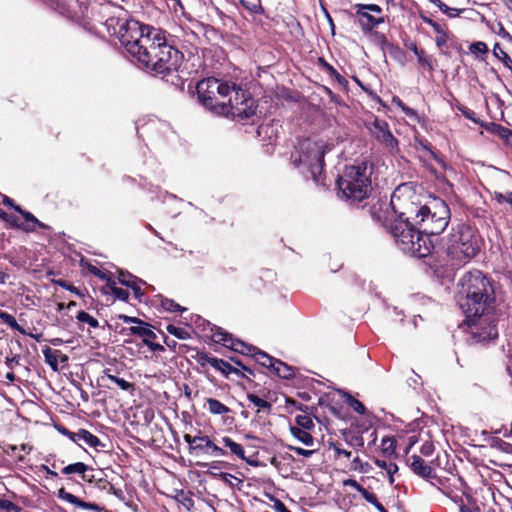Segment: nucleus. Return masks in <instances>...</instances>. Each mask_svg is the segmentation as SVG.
Listing matches in <instances>:
<instances>
[{
	"instance_id": "5fc2aeb1",
	"label": "nucleus",
	"mask_w": 512,
	"mask_h": 512,
	"mask_svg": "<svg viewBox=\"0 0 512 512\" xmlns=\"http://www.w3.org/2000/svg\"><path fill=\"white\" fill-rule=\"evenodd\" d=\"M111 293L115 298L121 301H127L129 298V292L120 287H114L113 292Z\"/></svg>"
},
{
	"instance_id": "58836bf2",
	"label": "nucleus",
	"mask_w": 512,
	"mask_h": 512,
	"mask_svg": "<svg viewBox=\"0 0 512 512\" xmlns=\"http://www.w3.org/2000/svg\"><path fill=\"white\" fill-rule=\"evenodd\" d=\"M377 467L384 469L387 474H395L398 471V466L393 462H386L385 460L375 459L374 460Z\"/></svg>"
},
{
	"instance_id": "603ef678",
	"label": "nucleus",
	"mask_w": 512,
	"mask_h": 512,
	"mask_svg": "<svg viewBox=\"0 0 512 512\" xmlns=\"http://www.w3.org/2000/svg\"><path fill=\"white\" fill-rule=\"evenodd\" d=\"M360 495L368 502L370 503L371 505H373L374 507H376V505L380 504V502L378 501L376 495L370 491H368L366 488L362 489V492L360 493Z\"/></svg>"
},
{
	"instance_id": "4468645a",
	"label": "nucleus",
	"mask_w": 512,
	"mask_h": 512,
	"mask_svg": "<svg viewBox=\"0 0 512 512\" xmlns=\"http://www.w3.org/2000/svg\"><path fill=\"white\" fill-rule=\"evenodd\" d=\"M118 281L120 284L130 288L133 291L136 299H138L139 301L142 300L144 292L142 291L141 285L146 284L143 280L137 278L136 276L130 274L129 272L119 270Z\"/></svg>"
},
{
	"instance_id": "6e6552de",
	"label": "nucleus",
	"mask_w": 512,
	"mask_h": 512,
	"mask_svg": "<svg viewBox=\"0 0 512 512\" xmlns=\"http://www.w3.org/2000/svg\"><path fill=\"white\" fill-rule=\"evenodd\" d=\"M219 115L238 122H245L256 115L257 105L249 92L233 83V90L227 97L225 105H220Z\"/></svg>"
},
{
	"instance_id": "0eeeda50",
	"label": "nucleus",
	"mask_w": 512,
	"mask_h": 512,
	"mask_svg": "<svg viewBox=\"0 0 512 512\" xmlns=\"http://www.w3.org/2000/svg\"><path fill=\"white\" fill-rule=\"evenodd\" d=\"M409 210L414 211V223L420 225V229L429 238L441 234L447 228L451 218L449 206L440 198L432 199L419 209L411 206Z\"/></svg>"
},
{
	"instance_id": "8fccbe9b",
	"label": "nucleus",
	"mask_w": 512,
	"mask_h": 512,
	"mask_svg": "<svg viewBox=\"0 0 512 512\" xmlns=\"http://www.w3.org/2000/svg\"><path fill=\"white\" fill-rule=\"evenodd\" d=\"M319 63L330 76L335 77L338 81L342 79V76L336 71V69H334V67L327 63L323 58H319Z\"/></svg>"
},
{
	"instance_id": "338daca9",
	"label": "nucleus",
	"mask_w": 512,
	"mask_h": 512,
	"mask_svg": "<svg viewBox=\"0 0 512 512\" xmlns=\"http://www.w3.org/2000/svg\"><path fill=\"white\" fill-rule=\"evenodd\" d=\"M427 23L429 25H431V27L434 29V31L438 34V35H441L442 33H445L446 31L443 29V27L438 24L437 22L431 20V19H428L427 20Z\"/></svg>"
},
{
	"instance_id": "a19ab883",
	"label": "nucleus",
	"mask_w": 512,
	"mask_h": 512,
	"mask_svg": "<svg viewBox=\"0 0 512 512\" xmlns=\"http://www.w3.org/2000/svg\"><path fill=\"white\" fill-rule=\"evenodd\" d=\"M58 497L60 499H63L71 504H74L78 507H80V504H81V499H79L78 497H76L75 495L67 492L64 488H61L59 491H58Z\"/></svg>"
},
{
	"instance_id": "2f4dec72",
	"label": "nucleus",
	"mask_w": 512,
	"mask_h": 512,
	"mask_svg": "<svg viewBox=\"0 0 512 512\" xmlns=\"http://www.w3.org/2000/svg\"><path fill=\"white\" fill-rule=\"evenodd\" d=\"M296 428H302L304 430H312L315 427V424L312 418L306 414H300L295 417Z\"/></svg>"
},
{
	"instance_id": "49530a36",
	"label": "nucleus",
	"mask_w": 512,
	"mask_h": 512,
	"mask_svg": "<svg viewBox=\"0 0 512 512\" xmlns=\"http://www.w3.org/2000/svg\"><path fill=\"white\" fill-rule=\"evenodd\" d=\"M351 469L367 473L370 470V465L367 462H363L359 457H355L352 460Z\"/></svg>"
},
{
	"instance_id": "c03bdc74",
	"label": "nucleus",
	"mask_w": 512,
	"mask_h": 512,
	"mask_svg": "<svg viewBox=\"0 0 512 512\" xmlns=\"http://www.w3.org/2000/svg\"><path fill=\"white\" fill-rule=\"evenodd\" d=\"M382 451L385 455H392L395 453V440L393 438H384L381 443Z\"/></svg>"
},
{
	"instance_id": "f3484780",
	"label": "nucleus",
	"mask_w": 512,
	"mask_h": 512,
	"mask_svg": "<svg viewBox=\"0 0 512 512\" xmlns=\"http://www.w3.org/2000/svg\"><path fill=\"white\" fill-rule=\"evenodd\" d=\"M222 445L229 450V452L226 451L227 455L230 454L232 456H235L243 461H245L250 466H257L258 462L250 460L246 458L245 456V450L243 446L237 442H235L232 438L228 436H224L221 439Z\"/></svg>"
},
{
	"instance_id": "f03ea898",
	"label": "nucleus",
	"mask_w": 512,
	"mask_h": 512,
	"mask_svg": "<svg viewBox=\"0 0 512 512\" xmlns=\"http://www.w3.org/2000/svg\"><path fill=\"white\" fill-rule=\"evenodd\" d=\"M458 303L466 318L494 311L495 291L481 271L467 272L459 282Z\"/></svg>"
},
{
	"instance_id": "79ce46f5",
	"label": "nucleus",
	"mask_w": 512,
	"mask_h": 512,
	"mask_svg": "<svg viewBox=\"0 0 512 512\" xmlns=\"http://www.w3.org/2000/svg\"><path fill=\"white\" fill-rule=\"evenodd\" d=\"M7 223H9L11 226H13L17 229L25 231V232L35 231V228L33 226H30L29 224H24L23 222H21L19 220V218L15 217V216L10 215V220H8Z\"/></svg>"
},
{
	"instance_id": "a211bd4d",
	"label": "nucleus",
	"mask_w": 512,
	"mask_h": 512,
	"mask_svg": "<svg viewBox=\"0 0 512 512\" xmlns=\"http://www.w3.org/2000/svg\"><path fill=\"white\" fill-rule=\"evenodd\" d=\"M126 335H137L143 338V340L155 339L156 334L151 329V325L144 322V324L134 325L123 330Z\"/></svg>"
},
{
	"instance_id": "473e14b6",
	"label": "nucleus",
	"mask_w": 512,
	"mask_h": 512,
	"mask_svg": "<svg viewBox=\"0 0 512 512\" xmlns=\"http://www.w3.org/2000/svg\"><path fill=\"white\" fill-rule=\"evenodd\" d=\"M345 401L346 403L358 414L363 415L366 412V408L363 405L362 402L355 399L353 396H351L349 393H344Z\"/></svg>"
},
{
	"instance_id": "f257e3e1",
	"label": "nucleus",
	"mask_w": 512,
	"mask_h": 512,
	"mask_svg": "<svg viewBox=\"0 0 512 512\" xmlns=\"http://www.w3.org/2000/svg\"><path fill=\"white\" fill-rule=\"evenodd\" d=\"M117 36L127 53L143 69L165 77L180 67L183 54L167 40L166 31L127 19L119 24Z\"/></svg>"
},
{
	"instance_id": "4be33fe9",
	"label": "nucleus",
	"mask_w": 512,
	"mask_h": 512,
	"mask_svg": "<svg viewBox=\"0 0 512 512\" xmlns=\"http://www.w3.org/2000/svg\"><path fill=\"white\" fill-rule=\"evenodd\" d=\"M77 441H83L86 445L92 448H97L99 446L104 447L101 440L86 429H80L78 431Z\"/></svg>"
},
{
	"instance_id": "e433bc0d",
	"label": "nucleus",
	"mask_w": 512,
	"mask_h": 512,
	"mask_svg": "<svg viewBox=\"0 0 512 512\" xmlns=\"http://www.w3.org/2000/svg\"><path fill=\"white\" fill-rule=\"evenodd\" d=\"M76 319L81 323H87L91 328H97L99 326L98 320L83 310L77 313Z\"/></svg>"
},
{
	"instance_id": "2eb2a0df",
	"label": "nucleus",
	"mask_w": 512,
	"mask_h": 512,
	"mask_svg": "<svg viewBox=\"0 0 512 512\" xmlns=\"http://www.w3.org/2000/svg\"><path fill=\"white\" fill-rule=\"evenodd\" d=\"M408 465H409L410 469L413 471V473H415L416 475H418L419 477H421L423 479L428 480V479L436 478L435 471L433 470V468L430 465H428L418 455H412L408 459Z\"/></svg>"
},
{
	"instance_id": "1a4fd4ad",
	"label": "nucleus",
	"mask_w": 512,
	"mask_h": 512,
	"mask_svg": "<svg viewBox=\"0 0 512 512\" xmlns=\"http://www.w3.org/2000/svg\"><path fill=\"white\" fill-rule=\"evenodd\" d=\"M231 90H233V84L230 85L214 77L203 79L196 86L199 102L217 115H219L218 108L220 105H225Z\"/></svg>"
},
{
	"instance_id": "412c9836",
	"label": "nucleus",
	"mask_w": 512,
	"mask_h": 512,
	"mask_svg": "<svg viewBox=\"0 0 512 512\" xmlns=\"http://www.w3.org/2000/svg\"><path fill=\"white\" fill-rule=\"evenodd\" d=\"M271 371L283 379H292L294 377L293 368L279 359H276Z\"/></svg>"
},
{
	"instance_id": "423d86ee",
	"label": "nucleus",
	"mask_w": 512,
	"mask_h": 512,
	"mask_svg": "<svg viewBox=\"0 0 512 512\" xmlns=\"http://www.w3.org/2000/svg\"><path fill=\"white\" fill-rule=\"evenodd\" d=\"M372 172L373 167L367 162L347 167L344 175L337 181L342 195L351 203H358L368 198L372 191Z\"/></svg>"
},
{
	"instance_id": "9b49d317",
	"label": "nucleus",
	"mask_w": 512,
	"mask_h": 512,
	"mask_svg": "<svg viewBox=\"0 0 512 512\" xmlns=\"http://www.w3.org/2000/svg\"><path fill=\"white\" fill-rule=\"evenodd\" d=\"M471 329V344H488L498 338L497 320L494 311L466 318Z\"/></svg>"
},
{
	"instance_id": "3c124183",
	"label": "nucleus",
	"mask_w": 512,
	"mask_h": 512,
	"mask_svg": "<svg viewBox=\"0 0 512 512\" xmlns=\"http://www.w3.org/2000/svg\"><path fill=\"white\" fill-rule=\"evenodd\" d=\"M212 360H216V357H213V356H209L207 353L205 352H200L197 354L196 356V361L198 362V364H200L201 366H205L206 364H209L210 366L213 367V362Z\"/></svg>"
},
{
	"instance_id": "69168bd1",
	"label": "nucleus",
	"mask_w": 512,
	"mask_h": 512,
	"mask_svg": "<svg viewBox=\"0 0 512 512\" xmlns=\"http://www.w3.org/2000/svg\"><path fill=\"white\" fill-rule=\"evenodd\" d=\"M273 508L275 510V512H291L286 506L285 504L279 500V499H275L274 500V505H273Z\"/></svg>"
},
{
	"instance_id": "7c9ffc66",
	"label": "nucleus",
	"mask_w": 512,
	"mask_h": 512,
	"mask_svg": "<svg viewBox=\"0 0 512 512\" xmlns=\"http://www.w3.org/2000/svg\"><path fill=\"white\" fill-rule=\"evenodd\" d=\"M159 298L161 307L168 312H182L186 310V308L180 306L172 299H168L163 296H160Z\"/></svg>"
},
{
	"instance_id": "aec40b11",
	"label": "nucleus",
	"mask_w": 512,
	"mask_h": 512,
	"mask_svg": "<svg viewBox=\"0 0 512 512\" xmlns=\"http://www.w3.org/2000/svg\"><path fill=\"white\" fill-rule=\"evenodd\" d=\"M211 475L215 478H219L222 480L226 485H228L232 489L241 490L244 484V481L230 473L227 472H219V473H213L211 472Z\"/></svg>"
},
{
	"instance_id": "bb28decb",
	"label": "nucleus",
	"mask_w": 512,
	"mask_h": 512,
	"mask_svg": "<svg viewBox=\"0 0 512 512\" xmlns=\"http://www.w3.org/2000/svg\"><path fill=\"white\" fill-rule=\"evenodd\" d=\"M0 320L2 323L8 325L13 330L25 334V330L17 323L15 317L5 311L0 310Z\"/></svg>"
},
{
	"instance_id": "13d9d810",
	"label": "nucleus",
	"mask_w": 512,
	"mask_h": 512,
	"mask_svg": "<svg viewBox=\"0 0 512 512\" xmlns=\"http://www.w3.org/2000/svg\"><path fill=\"white\" fill-rule=\"evenodd\" d=\"M80 508L101 512L104 508L96 503L81 501Z\"/></svg>"
},
{
	"instance_id": "864d4df0",
	"label": "nucleus",
	"mask_w": 512,
	"mask_h": 512,
	"mask_svg": "<svg viewBox=\"0 0 512 512\" xmlns=\"http://www.w3.org/2000/svg\"><path fill=\"white\" fill-rule=\"evenodd\" d=\"M470 51L473 54L481 53L486 54L488 52V47L484 42H475L470 45Z\"/></svg>"
},
{
	"instance_id": "f704fd0d",
	"label": "nucleus",
	"mask_w": 512,
	"mask_h": 512,
	"mask_svg": "<svg viewBox=\"0 0 512 512\" xmlns=\"http://www.w3.org/2000/svg\"><path fill=\"white\" fill-rule=\"evenodd\" d=\"M14 210L21 214L23 218L25 219L27 224L30 226H33L35 228V225H38L39 227H44V224L41 223L32 213L23 210L20 206L14 207Z\"/></svg>"
},
{
	"instance_id": "bf43d9fd",
	"label": "nucleus",
	"mask_w": 512,
	"mask_h": 512,
	"mask_svg": "<svg viewBox=\"0 0 512 512\" xmlns=\"http://www.w3.org/2000/svg\"><path fill=\"white\" fill-rule=\"evenodd\" d=\"M119 319H121L124 323H133L135 325L144 324V321L137 317L127 316L123 314L119 315Z\"/></svg>"
},
{
	"instance_id": "a18cd8bd",
	"label": "nucleus",
	"mask_w": 512,
	"mask_h": 512,
	"mask_svg": "<svg viewBox=\"0 0 512 512\" xmlns=\"http://www.w3.org/2000/svg\"><path fill=\"white\" fill-rule=\"evenodd\" d=\"M387 51L391 57H393L394 59H397L399 61H402L405 58L404 51L397 45L388 44Z\"/></svg>"
},
{
	"instance_id": "20e7f679",
	"label": "nucleus",
	"mask_w": 512,
	"mask_h": 512,
	"mask_svg": "<svg viewBox=\"0 0 512 512\" xmlns=\"http://www.w3.org/2000/svg\"><path fill=\"white\" fill-rule=\"evenodd\" d=\"M480 238L477 231L465 223L453 226L443 244L444 252L452 265L468 263L480 251Z\"/></svg>"
},
{
	"instance_id": "ddd939ff",
	"label": "nucleus",
	"mask_w": 512,
	"mask_h": 512,
	"mask_svg": "<svg viewBox=\"0 0 512 512\" xmlns=\"http://www.w3.org/2000/svg\"><path fill=\"white\" fill-rule=\"evenodd\" d=\"M366 127L371 135L386 149L391 152L398 149V140L391 133L389 125L385 120L376 117Z\"/></svg>"
},
{
	"instance_id": "09e8293b",
	"label": "nucleus",
	"mask_w": 512,
	"mask_h": 512,
	"mask_svg": "<svg viewBox=\"0 0 512 512\" xmlns=\"http://www.w3.org/2000/svg\"><path fill=\"white\" fill-rule=\"evenodd\" d=\"M392 103L395 104L396 106L400 107L402 109V111L407 115V116H415L416 115V112L406 106L403 101L398 97V96H394L392 98Z\"/></svg>"
},
{
	"instance_id": "dca6fc26",
	"label": "nucleus",
	"mask_w": 512,
	"mask_h": 512,
	"mask_svg": "<svg viewBox=\"0 0 512 512\" xmlns=\"http://www.w3.org/2000/svg\"><path fill=\"white\" fill-rule=\"evenodd\" d=\"M203 452V453H210L216 457L219 456H226V450L216 445L209 436H199L197 438V443L194 446L193 452Z\"/></svg>"
},
{
	"instance_id": "052dcab7",
	"label": "nucleus",
	"mask_w": 512,
	"mask_h": 512,
	"mask_svg": "<svg viewBox=\"0 0 512 512\" xmlns=\"http://www.w3.org/2000/svg\"><path fill=\"white\" fill-rule=\"evenodd\" d=\"M58 431H59L61 434H63V435H65V436H67L71 441H73V442H77V439H78V432H76V433H75V432H71V431H69V430H68L67 428H65V427H59V428H58Z\"/></svg>"
},
{
	"instance_id": "72a5a7b5",
	"label": "nucleus",
	"mask_w": 512,
	"mask_h": 512,
	"mask_svg": "<svg viewBox=\"0 0 512 512\" xmlns=\"http://www.w3.org/2000/svg\"><path fill=\"white\" fill-rule=\"evenodd\" d=\"M107 378L112 381L113 383H115L117 386H119L120 389L124 390V391H129V390H133L134 389V385L128 381H126L125 379L123 378H120L116 375H113V374H110L109 373V370H107L105 372Z\"/></svg>"
},
{
	"instance_id": "cd10ccee",
	"label": "nucleus",
	"mask_w": 512,
	"mask_h": 512,
	"mask_svg": "<svg viewBox=\"0 0 512 512\" xmlns=\"http://www.w3.org/2000/svg\"><path fill=\"white\" fill-rule=\"evenodd\" d=\"M87 470H88V466L85 463L76 462V463L69 464V465L65 466L62 469V473L65 475L77 473V474H81L82 478H84V474Z\"/></svg>"
},
{
	"instance_id": "0e129e2a",
	"label": "nucleus",
	"mask_w": 512,
	"mask_h": 512,
	"mask_svg": "<svg viewBox=\"0 0 512 512\" xmlns=\"http://www.w3.org/2000/svg\"><path fill=\"white\" fill-rule=\"evenodd\" d=\"M0 507L7 512H12L18 509L17 505L8 500H0Z\"/></svg>"
},
{
	"instance_id": "6ab92c4d",
	"label": "nucleus",
	"mask_w": 512,
	"mask_h": 512,
	"mask_svg": "<svg viewBox=\"0 0 512 512\" xmlns=\"http://www.w3.org/2000/svg\"><path fill=\"white\" fill-rule=\"evenodd\" d=\"M212 362L213 368L219 370L226 377L229 376L230 374H236L241 377H246V375L243 372H241L240 369L233 367L229 362L223 359L216 358V360H212Z\"/></svg>"
},
{
	"instance_id": "c756f323",
	"label": "nucleus",
	"mask_w": 512,
	"mask_h": 512,
	"mask_svg": "<svg viewBox=\"0 0 512 512\" xmlns=\"http://www.w3.org/2000/svg\"><path fill=\"white\" fill-rule=\"evenodd\" d=\"M418 59V63L420 66L427 68L430 72L435 69V59L431 55H426L425 50L420 51L419 54L416 55Z\"/></svg>"
},
{
	"instance_id": "7ed1b4c3",
	"label": "nucleus",
	"mask_w": 512,
	"mask_h": 512,
	"mask_svg": "<svg viewBox=\"0 0 512 512\" xmlns=\"http://www.w3.org/2000/svg\"><path fill=\"white\" fill-rule=\"evenodd\" d=\"M414 211L407 209L399 213L390 225V233L397 247L404 253L417 258H425L434 249V243L420 228H416L413 221Z\"/></svg>"
},
{
	"instance_id": "6e6d98bb",
	"label": "nucleus",
	"mask_w": 512,
	"mask_h": 512,
	"mask_svg": "<svg viewBox=\"0 0 512 512\" xmlns=\"http://www.w3.org/2000/svg\"><path fill=\"white\" fill-rule=\"evenodd\" d=\"M289 450L294 452L298 456H303L306 458L312 456L314 453V450H306L301 447H294V446H289Z\"/></svg>"
},
{
	"instance_id": "ea45409f",
	"label": "nucleus",
	"mask_w": 512,
	"mask_h": 512,
	"mask_svg": "<svg viewBox=\"0 0 512 512\" xmlns=\"http://www.w3.org/2000/svg\"><path fill=\"white\" fill-rule=\"evenodd\" d=\"M496 131L505 144L512 147V130L501 125H496Z\"/></svg>"
},
{
	"instance_id": "4c0bfd02",
	"label": "nucleus",
	"mask_w": 512,
	"mask_h": 512,
	"mask_svg": "<svg viewBox=\"0 0 512 512\" xmlns=\"http://www.w3.org/2000/svg\"><path fill=\"white\" fill-rule=\"evenodd\" d=\"M329 446L331 449H333L336 459H339L340 457H345V458L349 459L352 455L351 452L344 449L342 447V444L339 442H330Z\"/></svg>"
},
{
	"instance_id": "5701e85b",
	"label": "nucleus",
	"mask_w": 512,
	"mask_h": 512,
	"mask_svg": "<svg viewBox=\"0 0 512 512\" xmlns=\"http://www.w3.org/2000/svg\"><path fill=\"white\" fill-rule=\"evenodd\" d=\"M310 430H304L302 428L290 427L291 434L301 443L306 446H313L314 438L309 433Z\"/></svg>"
},
{
	"instance_id": "c85d7f7f",
	"label": "nucleus",
	"mask_w": 512,
	"mask_h": 512,
	"mask_svg": "<svg viewBox=\"0 0 512 512\" xmlns=\"http://www.w3.org/2000/svg\"><path fill=\"white\" fill-rule=\"evenodd\" d=\"M247 399L254 405L258 408V412L260 410H265L267 412H270L271 409H272V404L260 397H258L257 395L253 394V393H248L247 394Z\"/></svg>"
},
{
	"instance_id": "4d7b16f0",
	"label": "nucleus",
	"mask_w": 512,
	"mask_h": 512,
	"mask_svg": "<svg viewBox=\"0 0 512 512\" xmlns=\"http://www.w3.org/2000/svg\"><path fill=\"white\" fill-rule=\"evenodd\" d=\"M21 357L20 355H14L13 357H6L5 364L10 369L13 370L16 365L20 364Z\"/></svg>"
},
{
	"instance_id": "e2e57ef3",
	"label": "nucleus",
	"mask_w": 512,
	"mask_h": 512,
	"mask_svg": "<svg viewBox=\"0 0 512 512\" xmlns=\"http://www.w3.org/2000/svg\"><path fill=\"white\" fill-rule=\"evenodd\" d=\"M143 344L145 346H147L153 352H155V351H164V347L161 344L154 343V342L151 341V339L143 340Z\"/></svg>"
},
{
	"instance_id": "f8f14e48",
	"label": "nucleus",
	"mask_w": 512,
	"mask_h": 512,
	"mask_svg": "<svg viewBox=\"0 0 512 512\" xmlns=\"http://www.w3.org/2000/svg\"><path fill=\"white\" fill-rule=\"evenodd\" d=\"M356 17L364 33L372 31L379 24L384 23L381 15L382 8L377 4H355Z\"/></svg>"
},
{
	"instance_id": "c9c22d12",
	"label": "nucleus",
	"mask_w": 512,
	"mask_h": 512,
	"mask_svg": "<svg viewBox=\"0 0 512 512\" xmlns=\"http://www.w3.org/2000/svg\"><path fill=\"white\" fill-rule=\"evenodd\" d=\"M493 52L495 56L499 58L503 64L512 71V59L504 50L501 49L498 43L494 45Z\"/></svg>"
},
{
	"instance_id": "39448f33",
	"label": "nucleus",
	"mask_w": 512,
	"mask_h": 512,
	"mask_svg": "<svg viewBox=\"0 0 512 512\" xmlns=\"http://www.w3.org/2000/svg\"><path fill=\"white\" fill-rule=\"evenodd\" d=\"M328 150L330 148L323 142L303 139L291 154V162L305 178L319 183L324 168V156Z\"/></svg>"
},
{
	"instance_id": "37998d69",
	"label": "nucleus",
	"mask_w": 512,
	"mask_h": 512,
	"mask_svg": "<svg viewBox=\"0 0 512 512\" xmlns=\"http://www.w3.org/2000/svg\"><path fill=\"white\" fill-rule=\"evenodd\" d=\"M167 331L178 339L184 340L189 337V332L187 330L171 324L167 326Z\"/></svg>"
},
{
	"instance_id": "de8ad7c7",
	"label": "nucleus",
	"mask_w": 512,
	"mask_h": 512,
	"mask_svg": "<svg viewBox=\"0 0 512 512\" xmlns=\"http://www.w3.org/2000/svg\"><path fill=\"white\" fill-rule=\"evenodd\" d=\"M239 2L245 9L250 11L252 14H260L263 12V8L259 3H250L247 0H239Z\"/></svg>"
},
{
	"instance_id": "774afa93",
	"label": "nucleus",
	"mask_w": 512,
	"mask_h": 512,
	"mask_svg": "<svg viewBox=\"0 0 512 512\" xmlns=\"http://www.w3.org/2000/svg\"><path fill=\"white\" fill-rule=\"evenodd\" d=\"M433 444L432 443H429V442H426L422 445L421 447V453L425 456H429L432 454L433 452Z\"/></svg>"
},
{
	"instance_id": "b1692460",
	"label": "nucleus",
	"mask_w": 512,
	"mask_h": 512,
	"mask_svg": "<svg viewBox=\"0 0 512 512\" xmlns=\"http://www.w3.org/2000/svg\"><path fill=\"white\" fill-rule=\"evenodd\" d=\"M208 410L213 415H224L230 412V408L215 398H207Z\"/></svg>"
},
{
	"instance_id": "9d476101",
	"label": "nucleus",
	"mask_w": 512,
	"mask_h": 512,
	"mask_svg": "<svg viewBox=\"0 0 512 512\" xmlns=\"http://www.w3.org/2000/svg\"><path fill=\"white\" fill-rule=\"evenodd\" d=\"M211 333V339L213 342L222 344L224 347L229 348L235 352L244 355H251L258 364L270 370L272 369L276 358L268 355L266 352L258 349L257 347L247 345L239 339L233 338L230 333L224 331L220 327H212Z\"/></svg>"
},
{
	"instance_id": "a878e982",
	"label": "nucleus",
	"mask_w": 512,
	"mask_h": 512,
	"mask_svg": "<svg viewBox=\"0 0 512 512\" xmlns=\"http://www.w3.org/2000/svg\"><path fill=\"white\" fill-rule=\"evenodd\" d=\"M343 437L350 447L355 449H362L364 447V439L359 433L344 432Z\"/></svg>"
},
{
	"instance_id": "393cba45",
	"label": "nucleus",
	"mask_w": 512,
	"mask_h": 512,
	"mask_svg": "<svg viewBox=\"0 0 512 512\" xmlns=\"http://www.w3.org/2000/svg\"><path fill=\"white\" fill-rule=\"evenodd\" d=\"M58 354H61L59 350H52L50 347L43 349V355L45 363L50 366L53 371H58Z\"/></svg>"
},
{
	"instance_id": "680f3d73",
	"label": "nucleus",
	"mask_w": 512,
	"mask_h": 512,
	"mask_svg": "<svg viewBox=\"0 0 512 512\" xmlns=\"http://www.w3.org/2000/svg\"><path fill=\"white\" fill-rule=\"evenodd\" d=\"M199 436H191L190 434H184L183 439L189 445L190 453L193 452L194 446L197 443V438Z\"/></svg>"
}]
</instances>
